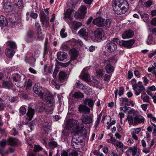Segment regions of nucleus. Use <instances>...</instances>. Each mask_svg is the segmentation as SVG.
<instances>
[{
  "mask_svg": "<svg viewBox=\"0 0 156 156\" xmlns=\"http://www.w3.org/2000/svg\"><path fill=\"white\" fill-rule=\"evenodd\" d=\"M78 121L73 119H70L66 124V128L67 129H72L74 131V133L80 132L83 130L84 126L82 123L77 125Z\"/></svg>",
  "mask_w": 156,
  "mask_h": 156,
  "instance_id": "1",
  "label": "nucleus"
},
{
  "mask_svg": "<svg viewBox=\"0 0 156 156\" xmlns=\"http://www.w3.org/2000/svg\"><path fill=\"white\" fill-rule=\"evenodd\" d=\"M127 119L129 125H136L138 123H144V119L142 116L138 115L127 116Z\"/></svg>",
  "mask_w": 156,
  "mask_h": 156,
  "instance_id": "2",
  "label": "nucleus"
},
{
  "mask_svg": "<svg viewBox=\"0 0 156 156\" xmlns=\"http://www.w3.org/2000/svg\"><path fill=\"white\" fill-rule=\"evenodd\" d=\"M44 99L47 100L46 105L49 108V111L45 110L47 114H51L53 108H52L54 105V99L52 94L49 92H47L45 94Z\"/></svg>",
  "mask_w": 156,
  "mask_h": 156,
  "instance_id": "3",
  "label": "nucleus"
},
{
  "mask_svg": "<svg viewBox=\"0 0 156 156\" xmlns=\"http://www.w3.org/2000/svg\"><path fill=\"white\" fill-rule=\"evenodd\" d=\"M80 132L74 133V135L71 140V146L75 149H78L81 146L82 143V137L79 135Z\"/></svg>",
  "mask_w": 156,
  "mask_h": 156,
  "instance_id": "4",
  "label": "nucleus"
},
{
  "mask_svg": "<svg viewBox=\"0 0 156 156\" xmlns=\"http://www.w3.org/2000/svg\"><path fill=\"white\" fill-rule=\"evenodd\" d=\"M93 23L99 27H103L105 26L106 27L109 28L111 26V21L109 19L105 20L102 17H98L93 21Z\"/></svg>",
  "mask_w": 156,
  "mask_h": 156,
  "instance_id": "5",
  "label": "nucleus"
},
{
  "mask_svg": "<svg viewBox=\"0 0 156 156\" xmlns=\"http://www.w3.org/2000/svg\"><path fill=\"white\" fill-rule=\"evenodd\" d=\"M119 39L114 38L113 39V41H111L108 43L106 45V48L109 52H112L114 51L117 48L116 44L115 42H117Z\"/></svg>",
  "mask_w": 156,
  "mask_h": 156,
  "instance_id": "6",
  "label": "nucleus"
},
{
  "mask_svg": "<svg viewBox=\"0 0 156 156\" xmlns=\"http://www.w3.org/2000/svg\"><path fill=\"white\" fill-rule=\"evenodd\" d=\"M93 116L92 115H87L83 114L81 117L80 119L83 123L85 124H90L92 123L93 121Z\"/></svg>",
  "mask_w": 156,
  "mask_h": 156,
  "instance_id": "7",
  "label": "nucleus"
},
{
  "mask_svg": "<svg viewBox=\"0 0 156 156\" xmlns=\"http://www.w3.org/2000/svg\"><path fill=\"white\" fill-rule=\"evenodd\" d=\"M112 6L129 8L128 2L126 0H115L113 2Z\"/></svg>",
  "mask_w": 156,
  "mask_h": 156,
  "instance_id": "8",
  "label": "nucleus"
},
{
  "mask_svg": "<svg viewBox=\"0 0 156 156\" xmlns=\"http://www.w3.org/2000/svg\"><path fill=\"white\" fill-rule=\"evenodd\" d=\"M12 76L13 81L16 82H20L21 83L24 82V84L26 83V77L25 75H20L18 73H15L13 74Z\"/></svg>",
  "mask_w": 156,
  "mask_h": 156,
  "instance_id": "9",
  "label": "nucleus"
},
{
  "mask_svg": "<svg viewBox=\"0 0 156 156\" xmlns=\"http://www.w3.org/2000/svg\"><path fill=\"white\" fill-rule=\"evenodd\" d=\"M87 8L84 5L81 6L79 9L76 15L78 18L82 19L83 18L87 12Z\"/></svg>",
  "mask_w": 156,
  "mask_h": 156,
  "instance_id": "10",
  "label": "nucleus"
},
{
  "mask_svg": "<svg viewBox=\"0 0 156 156\" xmlns=\"http://www.w3.org/2000/svg\"><path fill=\"white\" fill-rule=\"evenodd\" d=\"M113 9L114 12L118 15H121L124 14L127 11L129 8L122 7L118 6H114Z\"/></svg>",
  "mask_w": 156,
  "mask_h": 156,
  "instance_id": "11",
  "label": "nucleus"
},
{
  "mask_svg": "<svg viewBox=\"0 0 156 156\" xmlns=\"http://www.w3.org/2000/svg\"><path fill=\"white\" fill-rule=\"evenodd\" d=\"M33 90L34 93L41 98L43 96V93L42 92V88L38 84H36L33 86Z\"/></svg>",
  "mask_w": 156,
  "mask_h": 156,
  "instance_id": "12",
  "label": "nucleus"
},
{
  "mask_svg": "<svg viewBox=\"0 0 156 156\" xmlns=\"http://www.w3.org/2000/svg\"><path fill=\"white\" fill-rule=\"evenodd\" d=\"M51 122L49 120H44L42 122L41 125L46 133H48L51 130Z\"/></svg>",
  "mask_w": 156,
  "mask_h": 156,
  "instance_id": "13",
  "label": "nucleus"
},
{
  "mask_svg": "<svg viewBox=\"0 0 156 156\" xmlns=\"http://www.w3.org/2000/svg\"><path fill=\"white\" fill-rule=\"evenodd\" d=\"M119 44L125 47H130L132 46L134 42L133 39L130 40L128 41H119Z\"/></svg>",
  "mask_w": 156,
  "mask_h": 156,
  "instance_id": "14",
  "label": "nucleus"
},
{
  "mask_svg": "<svg viewBox=\"0 0 156 156\" xmlns=\"http://www.w3.org/2000/svg\"><path fill=\"white\" fill-rule=\"evenodd\" d=\"M128 152L131 153L132 156H139L140 154V150L135 147L129 148Z\"/></svg>",
  "mask_w": 156,
  "mask_h": 156,
  "instance_id": "15",
  "label": "nucleus"
},
{
  "mask_svg": "<svg viewBox=\"0 0 156 156\" xmlns=\"http://www.w3.org/2000/svg\"><path fill=\"white\" fill-rule=\"evenodd\" d=\"M79 110L80 112L83 113L84 114H88L90 112V108L85 105H80L79 107Z\"/></svg>",
  "mask_w": 156,
  "mask_h": 156,
  "instance_id": "16",
  "label": "nucleus"
},
{
  "mask_svg": "<svg viewBox=\"0 0 156 156\" xmlns=\"http://www.w3.org/2000/svg\"><path fill=\"white\" fill-rule=\"evenodd\" d=\"M94 34L95 37L99 39H101L104 36L103 30L100 28H98L94 31Z\"/></svg>",
  "mask_w": 156,
  "mask_h": 156,
  "instance_id": "17",
  "label": "nucleus"
},
{
  "mask_svg": "<svg viewBox=\"0 0 156 156\" xmlns=\"http://www.w3.org/2000/svg\"><path fill=\"white\" fill-rule=\"evenodd\" d=\"M3 8L4 11L6 12H11L12 7L10 2H5L4 4Z\"/></svg>",
  "mask_w": 156,
  "mask_h": 156,
  "instance_id": "18",
  "label": "nucleus"
},
{
  "mask_svg": "<svg viewBox=\"0 0 156 156\" xmlns=\"http://www.w3.org/2000/svg\"><path fill=\"white\" fill-rule=\"evenodd\" d=\"M61 156H78V154L76 151L73 150L69 153L66 151H63L61 153Z\"/></svg>",
  "mask_w": 156,
  "mask_h": 156,
  "instance_id": "19",
  "label": "nucleus"
},
{
  "mask_svg": "<svg viewBox=\"0 0 156 156\" xmlns=\"http://www.w3.org/2000/svg\"><path fill=\"white\" fill-rule=\"evenodd\" d=\"M3 88L8 89H11L13 86V84L11 81H3L2 83Z\"/></svg>",
  "mask_w": 156,
  "mask_h": 156,
  "instance_id": "20",
  "label": "nucleus"
},
{
  "mask_svg": "<svg viewBox=\"0 0 156 156\" xmlns=\"http://www.w3.org/2000/svg\"><path fill=\"white\" fill-rule=\"evenodd\" d=\"M69 55L72 60H75L78 56V51L75 49H72L69 51Z\"/></svg>",
  "mask_w": 156,
  "mask_h": 156,
  "instance_id": "21",
  "label": "nucleus"
},
{
  "mask_svg": "<svg viewBox=\"0 0 156 156\" xmlns=\"http://www.w3.org/2000/svg\"><path fill=\"white\" fill-rule=\"evenodd\" d=\"M73 11L74 10L72 9H68L64 13V19L67 18L70 20H72L73 19L72 13Z\"/></svg>",
  "mask_w": 156,
  "mask_h": 156,
  "instance_id": "22",
  "label": "nucleus"
},
{
  "mask_svg": "<svg viewBox=\"0 0 156 156\" xmlns=\"http://www.w3.org/2000/svg\"><path fill=\"white\" fill-rule=\"evenodd\" d=\"M134 34L133 32L131 30H128L125 31L122 34L123 39L129 38L132 37Z\"/></svg>",
  "mask_w": 156,
  "mask_h": 156,
  "instance_id": "23",
  "label": "nucleus"
},
{
  "mask_svg": "<svg viewBox=\"0 0 156 156\" xmlns=\"http://www.w3.org/2000/svg\"><path fill=\"white\" fill-rule=\"evenodd\" d=\"M83 101L85 105H88L91 108H93L94 102L92 99L85 98Z\"/></svg>",
  "mask_w": 156,
  "mask_h": 156,
  "instance_id": "24",
  "label": "nucleus"
},
{
  "mask_svg": "<svg viewBox=\"0 0 156 156\" xmlns=\"http://www.w3.org/2000/svg\"><path fill=\"white\" fill-rule=\"evenodd\" d=\"M59 80L60 82L63 83L67 79V75L66 73L61 71L59 73Z\"/></svg>",
  "mask_w": 156,
  "mask_h": 156,
  "instance_id": "25",
  "label": "nucleus"
},
{
  "mask_svg": "<svg viewBox=\"0 0 156 156\" xmlns=\"http://www.w3.org/2000/svg\"><path fill=\"white\" fill-rule=\"evenodd\" d=\"M34 110L31 108H29L28 112L27 113V117L26 118V119L28 120V121H30L34 114Z\"/></svg>",
  "mask_w": 156,
  "mask_h": 156,
  "instance_id": "26",
  "label": "nucleus"
},
{
  "mask_svg": "<svg viewBox=\"0 0 156 156\" xmlns=\"http://www.w3.org/2000/svg\"><path fill=\"white\" fill-rule=\"evenodd\" d=\"M36 110L39 112H42L44 110H46L45 109V105L42 102L39 103L36 106Z\"/></svg>",
  "mask_w": 156,
  "mask_h": 156,
  "instance_id": "27",
  "label": "nucleus"
},
{
  "mask_svg": "<svg viewBox=\"0 0 156 156\" xmlns=\"http://www.w3.org/2000/svg\"><path fill=\"white\" fill-rule=\"evenodd\" d=\"M34 33V32L31 30H29L28 31L27 34V37L26 38L25 40L26 42L27 43L32 42L33 40H31L30 41L28 40V39H30L32 38L33 37Z\"/></svg>",
  "mask_w": 156,
  "mask_h": 156,
  "instance_id": "28",
  "label": "nucleus"
},
{
  "mask_svg": "<svg viewBox=\"0 0 156 156\" xmlns=\"http://www.w3.org/2000/svg\"><path fill=\"white\" fill-rule=\"evenodd\" d=\"M57 58L59 60L62 61L66 58L67 55L65 52H60L57 53Z\"/></svg>",
  "mask_w": 156,
  "mask_h": 156,
  "instance_id": "29",
  "label": "nucleus"
},
{
  "mask_svg": "<svg viewBox=\"0 0 156 156\" xmlns=\"http://www.w3.org/2000/svg\"><path fill=\"white\" fill-rule=\"evenodd\" d=\"M132 87L133 90L134 91L135 94L137 96L139 95L142 91L145 90V88L143 87L139 88L136 87L135 85H132Z\"/></svg>",
  "mask_w": 156,
  "mask_h": 156,
  "instance_id": "30",
  "label": "nucleus"
},
{
  "mask_svg": "<svg viewBox=\"0 0 156 156\" xmlns=\"http://www.w3.org/2000/svg\"><path fill=\"white\" fill-rule=\"evenodd\" d=\"M15 52L13 50L10 49L9 48L5 49V53L6 55L9 58L12 57L14 55Z\"/></svg>",
  "mask_w": 156,
  "mask_h": 156,
  "instance_id": "31",
  "label": "nucleus"
},
{
  "mask_svg": "<svg viewBox=\"0 0 156 156\" xmlns=\"http://www.w3.org/2000/svg\"><path fill=\"white\" fill-rule=\"evenodd\" d=\"M8 25L7 20L2 15H0V26L6 27Z\"/></svg>",
  "mask_w": 156,
  "mask_h": 156,
  "instance_id": "32",
  "label": "nucleus"
},
{
  "mask_svg": "<svg viewBox=\"0 0 156 156\" xmlns=\"http://www.w3.org/2000/svg\"><path fill=\"white\" fill-rule=\"evenodd\" d=\"M7 142L9 144L15 146L17 144L18 140L15 138L9 137L7 139Z\"/></svg>",
  "mask_w": 156,
  "mask_h": 156,
  "instance_id": "33",
  "label": "nucleus"
},
{
  "mask_svg": "<svg viewBox=\"0 0 156 156\" xmlns=\"http://www.w3.org/2000/svg\"><path fill=\"white\" fill-rule=\"evenodd\" d=\"M58 146L57 143L53 140H50L48 143L49 147L51 149H54Z\"/></svg>",
  "mask_w": 156,
  "mask_h": 156,
  "instance_id": "34",
  "label": "nucleus"
},
{
  "mask_svg": "<svg viewBox=\"0 0 156 156\" xmlns=\"http://www.w3.org/2000/svg\"><path fill=\"white\" fill-rule=\"evenodd\" d=\"M6 44L11 49H15L17 48V45L16 43L13 41H8L6 42Z\"/></svg>",
  "mask_w": 156,
  "mask_h": 156,
  "instance_id": "35",
  "label": "nucleus"
},
{
  "mask_svg": "<svg viewBox=\"0 0 156 156\" xmlns=\"http://www.w3.org/2000/svg\"><path fill=\"white\" fill-rule=\"evenodd\" d=\"M81 25V23L76 21H73L72 23V27L75 30H76Z\"/></svg>",
  "mask_w": 156,
  "mask_h": 156,
  "instance_id": "36",
  "label": "nucleus"
},
{
  "mask_svg": "<svg viewBox=\"0 0 156 156\" xmlns=\"http://www.w3.org/2000/svg\"><path fill=\"white\" fill-rule=\"evenodd\" d=\"M124 90V89L123 87H120L119 90L118 89L116 90L115 92V99L117 98L118 92L119 93V95L120 96L123 94Z\"/></svg>",
  "mask_w": 156,
  "mask_h": 156,
  "instance_id": "37",
  "label": "nucleus"
},
{
  "mask_svg": "<svg viewBox=\"0 0 156 156\" xmlns=\"http://www.w3.org/2000/svg\"><path fill=\"white\" fill-rule=\"evenodd\" d=\"M120 101L122 102L121 106L124 105L125 106H129L128 104L129 103V99L126 98L121 97L120 98Z\"/></svg>",
  "mask_w": 156,
  "mask_h": 156,
  "instance_id": "38",
  "label": "nucleus"
},
{
  "mask_svg": "<svg viewBox=\"0 0 156 156\" xmlns=\"http://www.w3.org/2000/svg\"><path fill=\"white\" fill-rule=\"evenodd\" d=\"M87 30L86 28H82L79 31L78 33L83 36L87 37L88 35V32L87 31Z\"/></svg>",
  "mask_w": 156,
  "mask_h": 156,
  "instance_id": "39",
  "label": "nucleus"
},
{
  "mask_svg": "<svg viewBox=\"0 0 156 156\" xmlns=\"http://www.w3.org/2000/svg\"><path fill=\"white\" fill-rule=\"evenodd\" d=\"M81 76L82 79L83 80L86 81H87V82H88V83L90 82V76H89V75L87 73H83V72H82Z\"/></svg>",
  "mask_w": 156,
  "mask_h": 156,
  "instance_id": "40",
  "label": "nucleus"
},
{
  "mask_svg": "<svg viewBox=\"0 0 156 156\" xmlns=\"http://www.w3.org/2000/svg\"><path fill=\"white\" fill-rule=\"evenodd\" d=\"M73 96L74 98L79 99L80 98H83L84 97V95L81 92L77 91L75 92L73 95Z\"/></svg>",
  "mask_w": 156,
  "mask_h": 156,
  "instance_id": "41",
  "label": "nucleus"
},
{
  "mask_svg": "<svg viewBox=\"0 0 156 156\" xmlns=\"http://www.w3.org/2000/svg\"><path fill=\"white\" fill-rule=\"evenodd\" d=\"M141 17L143 19V20L147 23L149 22V16L148 14L145 13L140 14Z\"/></svg>",
  "mask_w": 156,
  "mask_h": 156,
  "instance_id": "42",
  "label": "nucleus"
},
{
  "mask_svg": "<svg viewBox=\"0 0 156 156\" xmlns=\"http://www.w3.org/2000/svg\"><path fill=\"white\" fill-rule=\"evenodd\" d=\"M41 30V29H38V30L37 31V38L40 40H42L44 38L43 34Z\"/></svg>",
  "mask_w": 156,
  "mask_h": 156,
  "instance_id": "43",
  "label": "nucleus"
},
{
  "mask_svg": "<svg viewBox=\"0 0 156 156\" xmlns=\"http://www.w3.org/2000/svg\"><path fill=\"white\" fill-rule=\"evenodd\" d=\"M72 42L74 44V45L77 46H82L83 45V43L80 40H76L73 38L71 40Z\"/></svg>",
  "mask_w": 156,
  "mask_h": 156,
  "instance_id": "44",
  "label": "nucleus"
},
{
  "mask_svg": "<svg viewBox=\"0 0 156 156\" xmlns=\"http://www.w3.org/2000/svg\"><path fill=\"white\" fill-rule=\"evenodd\" d=\"M124 112H126L128 114L134 113L135 111L133 109L131 108L130 107H127V106H124Z\"/></svg>",
  "mask_w": 156,
  "mask_h": 156,
  "instance_id": "45",
  "label": "nucleus"
},
{
  "mask_svg": "<svg viewBox=\"0 0 156 156\" xmlns=\"http://www.w3.org/2000/svg\"><path fill=\"white\" fill-rule=\"evenodd\" d=\"M106 72L108 73H110L113 72L114 69L113 67L109 64L107 65L105 67Z\"/></svg>",
  "mask_w": 156,
  "mask_h": 156,
  "instance_id": "46",
  "label": "nucleus"
},
{
  "mask_svg": "<svg viewBox=\"0 0 156 156\" xmlns=\"http://www.w3.org/2000/svg\"><path fill=\"white\" fill-rule=\"evenodd\" d=\"M14 2L16 5L19 7H21L23 5V1L22 0H14Z\"/></svg>",
  "mask_w": 156,
  "mask_h": 156,
  "instance_id": "47",
  "label": "nucleus"
},
{
  "mask_svg": "<svg viewBox=\"0 0 156 156\" xmlns=\"http://www.w3.org/2000/svg\"><path fill=\"white\" fill-rule=\"evenodd\" d=\"M41 21L42 23H44V22H48L49 21V17L48 16H46V15L44 16L41 17Z\"/></svg>",
  "mask_w": 156,
  "mask_h": 156,
  "instance_id": "48",
  "label": "nucleus"
},
{
  "mask_svg": "<svg viewBox=\"0 0 156 156\" xmlns=\"http://www.w3.org/2000/svg\"><path fill=\"white\" fill-rule=\"evenodd\" d=\"M18 98L17 96L11 97L9 99V101L11 103L16 102L18 101Z\"/></svg>",
  "mask_w": 156,
  "mask_h": 156,
  "instance_id": "49",
  "label": "nucleus"
},
{
  "mask_svg": "<svg viewBox=\"0 0 156 156\" xmlns=\"http://www.w3.org/2000/svg\"><path fill=\"white\" fill-rule=\"evenodd\" d=\"M101 118V116L100 115L98 116L97 118V120L95 121V124L94 125V127H95V129H97V127L99 123Z\"/></svg>",
  "mask_w": 156,
  "mask_h": 156,
  "instance_id": "50",
  "label": "nucleus"
},
{
  "mask_svg": "<svg viewBox=\"0 0 156 156\" xmlns=\"http://www.w3.org/2000/svg\"><path fill=\"white\" fill-rule=\"evenodd\" d=\"M43 149L39 145H34V151L35 152H38L41 151Z\"/></svg>",
  "mask_w": 156,
  "mask_h": 156,
  "instance_id": "51",
  "label": "nucleus"
},
{
  "mask_svg": "<svg viewBox=\"0 0 156 156\" xmlns=\"http://www.w3.org/2000/svg\"><path fill=\"white\" fill-rule=\"evenodd\" d=\"M65 30L64 28H62L60 32V34L62 38H65L67 36V34L65 32Z\"/></svg>",
  "mask_w": 156,
  "mask_h": 156,
  "instance_id": "52",
  "label": "nucleus"
},
{
  "mask_svg": "<svg viewBox=\"0 0 156 156\" xmlns=\"http://www.w3.org/2000/svg\"><path fill=\"white\" fill-rule=\"evenodd\" d=\"M7 141L5 139H3L0 142V145L2 148H4L7 144Z\"/></svg>",
  "mask_w": 156,
  "mask_h": 156,
  "instance_id": "53",
  "label": "nucleus"
},
{
  "mask_svg": "<svg viewBox=\"0 0 156 156\" xmlns=\"http://www.w3.org/2000/svg\"><path fill=\"white\" fill-rule=\"evenodd\" d=\"M47 68V66L45 65L44 67V72H47L48 73H51L52 69V67H49L48 68V70L47 71L46 70V69Z\"/></svg>",
  "mask_w": 156,
  "mask_h": 156,
  "instance_id": "54",
  "label": "nucleus"
},
{
  "mask_svg": "<svg viewBox=\"0 0 156 156\" xmlns=\"http://www.w3.org/2000/svg\"><path fill=\"white\" fill-rule=\"evenodd\" d=\"M141 130V129L140 128L134 129V130H133L131 133V134H133L134 135H136L138 134Z\"/></svg>",
  "mask_w": 156,
  "mask_h": 156,
  "instance_id": "55",
  "label": "nucleus"
},
{
  "mask_svg": "<svg viewBox=\"0 0 156 156\" xmlns=\"http://www.w3.org/2000/svg\"><path fill=\"white\" fill-rule=\"evenodd\" d=\"M93 153L94 155L97 156H104L103 154L101 153L98 150H94Z\"/></svg>",
  "mask_w": 156,
  "mask_h": 156,
  "instance_id": "56",
  "label": "nucleus"
},
{
  "mask_svg": "<svg viewBox=\"0 0 156 156\" xmlns=\"http://www.w3.org/2000/svg\"><path fill=\"white\" fill-rule=\"evenodd\" d=\"M97 75L98 77H101L103 75V70L101 69H98L96 71Z\"/></svg>",
  "mask_w": 156,
  "mask_h": 156,
  "instance_id": "57",
  "label": "nucleus"
},
{
  "mask_svg": "<svg viewBox=\"0 0 156 156\" xmlns=\"http://www.w3.org/2000/svg\"><path fill=\"white\" fill-rule=\"evenodd\" d=\"M19 111L20 115H23L26 113V109L24 107H21Z\"/></svg>",
  "mask_w": 156,
  "mask_h": 156,
  "instance_id": "58",
  "label": "nucleus"
},
{
  "mask_svg": "<svg viewBox=\"0 0 156 156\" xmlns=\"http://www.w3.org/2000/svg\"><path fill=\"white\" fill-rule=\"evenodd\" d=\"M52 84L54 85L56 89L59 90L60 88V86L59 84H58L56 81L54 80H52L51 81Z\"/></svg>",
  "mask_w": 156,
  "mask_h": 156,
  "instance_id": "59",
  "label": "nucleus"
},
{
  "mask_svg": "<svg viewBox=\"0 0 156 156\" xmlns=\"http://www.w3.org/2000/svg\"><path fill=\"white\" fill-rule=\"evenodd\" d=\"M155 69H156V63L154 62L153 65L152 66L151 68H148V71L149 72H151L152 71L155 70Z\"/></svg>",
  "mask_w": 156,
  "mask_h": 156,
  "instance_id": "60",
  "label": "nucleus"
},
{
  "mask_svg": "<svg viewBox=\"0 0 156 156\" xmlns=\"http://www.w3.org/2000/svg\"><path fill=\"white\" fill-rule=\"evenodd\" d=\"M98 83V81L96 80H94V79L92 81H91L90 80L88 83L89 84L92 86H94L95 85H96Z\"/></svg>",
  "mask_w": 156,
  "mask_h": 156,
  "instance_id": "61",
  "label": "nucleus"
},
{
  "mask_svg": "<svg viewBox=\"0 0 156 156\" xmlns=\"http://www.w3.org/2000/svg\"><path fill=\"white\" fill-rule=\"evenodd\" d=\"M142 100L144 102L150 103L149 102V97L148 96L146 95L144 96Z\"/></svg>",
  "mask_w": 156,
  "mask_h": 156,
  "instance_id": "62",
  "label": "nucleus"
},
{
  "mask_svg": "<svg viewBox=\"0 0 156 156\" xmlns=\"http://www.w3.org/2000/svg\"><path fill=\"white\" fill-rule=\"evenodd\" d=\"M20 21H19V20H18L17 21H11V23H12V25H14V26L17 25L19 26L21 24V22H20Z\"/></svg>",
  "mask_w": 156,
  "mask_h": 156,
  "instance_id": "63",
  "label": "nucleus"
},
{
  "mask_svg": "<svg viewBox=\"0 0 156 156\" xmlns=\"http://www.w3.org/2000/svg\"><path fill=\"white\" fill-rule=\"evenodd\" d=\"M151 124L153 125V131L152 134L154 136H156V125L153 123H151Z\"/></svg>",
  "mask_w": 156,
  "mask_h": 156,
  "instance_id": "64",
  "label": "nucleus"
}]
</instances>
